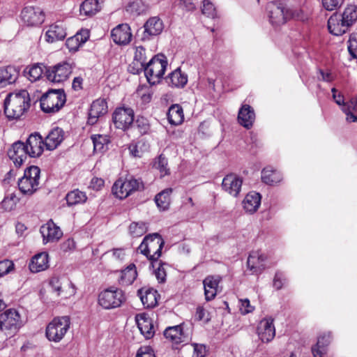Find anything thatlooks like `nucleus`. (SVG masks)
<instances>
[{
	"label": "nucleus",
	"mask_w": 357,
	"mask_h": 357,
	"mask_svg": "<svg viewBox=\"0 0 357 357\" xmlns=\"http://www.w3.org/2000/svg\"><path fill=\"white\" fill-rule=\"evenodd\" d=\"M30 107L26 90L10 93L4 102V113L8 119H19Z\"/></svg>",
	"instance_id": "obj_1"
},
{
	"label": "nucleus",
	"mask_w": 357,
	"mask_h": 357,
	"mask_svg": "<svg viewBox=\"0 0 357 357\" xmlns=\"http://www.w3.org/2000/svg\"><path fill=\"white\" fill-rule=\"evenodd\" d=\"M357 20V6L349 5L343 13H334L328 20V29L332 34L341 36Z\"/></svg>",
	"instance_id": "obj_2"
},
{
	"label": "nucleus",
	"mask_w": 357,
	"mask_h": 357,
	"mask_svg": "<svg viewBox=\"0 0 357 357\" xmlns=\"http://www.w3.org/2000/svg\"><path fill=\"white\" fill-rule=\"evenodd\" d=\"M164 244L165 241L161 236L158 233H154L144 237L138 247V250L151 261L154 267V263H157L161 256V250Z\"/></svg>",
	"instance_id": "obj_3"
},
{
	"label": "nucleus",
	"mask_w": 357,
	"mask_h": 357,
	"mask_svg": "<svg viewBox=\"0 0 357 357\" xmlns=\"http://www.w3.org/2000/svg\"><path fill=\"white\" fill-rule=\"evenodd\" d=\"M125 301L123 290L114 286L102 290L98 296V305L105 310L119 307Z\"/></svg>",
	"instance_id": "obj_4"
},
{
	"label": "nucleus",
	"mask_w": 357,
	"mask_h": 357,
	"mask_svg": "<svg viewBox=\"0 0 357 357\" xmlns=\"http://www.w3.org/2000/svg\"><path fill=\"white\" fill-rule=\"evenodd\" d=\"M66 100L63 89H50L40 98V108L45 113H55L60 110Z\"/></svg>",
	"instance_id": "obj_5"
},
{
	"label": "nucleus",
	"mask_w": 357,
	"mask_h": 357,
	"mask_svg": "<svg viewBox=\"0 0 357 357\" xmlns=\"http://www.w3.org/2000/svg\"><path fill=\"white\" fill-rule=\"evenodd\" d=\"M40 169L37 166H31L24 170V176L18 181V187L21 192L31 195L39 188Z\"/></svg>",
	"instance_id": "obj_6"
},
{
	"label": "nucleus",
	"mask_w": 357,
	"mask_h": 357,
	"mask_svg": "<svg viewBox=\"0 0 357 357\" xmlns=\"http://www.w3.org/2000/svg\"><path fill=\"white\" fill-rule=\"evenodd\" d=\"M144 189V184L140 178L128 176L125 179H118L112 186V192L122 199L128 197L133 192Z\"/></svg>",
	"instance_id": "obj_7"
},
{
	"label": "nucleus",
	"mask_w": 357,
	"mask_h": 357,
	"mask_svg": "<svg viewBox=\"0 0 357 357\" xmlns=\"http://www.w3.org/2000/svg\"><path fill=\"white\" fill-rule=\"evenodd\" d=\"M70 319L68 316L58 317L52 319L46 328V337L50 341L60 342L70 328Z\"/></svg>",
	"instance_id": "obj_8"
},
{
	"label": "nucleus",
	"mask_w": 357,
	"mask_h": 357,
	"mask_svg": "<svg viewBox=\"0 0 357 357\" xmlns=\"http://www.w3.org/2000/svg\"><path fill=\"white\" fill-rule=\"evenodd\" d=\"M167 66V61L162 55L153 57L144 67L148 82L151 84L158 82L163 76Z\"/></svg>",
	"instance_id": "obj_9"
},
{
	"label": "nucleus",
	"mask_w": 357,
	"mask_h": 357,
	"mask_svg": "<svg viewBox=\"0 0 357 357\" xmlns=\"http://www.w3.org/2000/svg\"><path fill=\"white\" fill-rule=\"evenodd\" d=\"M22 326L19 312L15 309L7 310L0 314V331L12 336Z\"/></svg>",
	"instance_id": "obj_10"
},
{
	"label": "nucleus",
	"mask_w": 357,
	"mask_h": 357,
	"mask_svg": "<svg viewBox=\"0 0 357 357\" xmlns=\"http://www.w3.org/2000/svg\"><path fill=\"white\" fill-rule=\"evenodd\" d=\"M72 66L68 62L59 63L55 66L46 68L47 79L54 83H60L66 80L72 73Z\"/></svg>",
	"instance_id": "obj_11"
},
{
	"label": "nucleus",
	"mask_w": 357,
	"mask_h": 357,
	"mask_svg": "<svg viewBox=\"0 0 357 357\" xmlns=\"http://www.w3.org/2000/svg\"><path fill=\"white\" fill-rule=\"evenodd\" d=\"M20 17L27 26H36L44 22L45 13L40 7L26 6L22 10Z\"/></svg>",
	"instance_id": "obj_12"
},
{
	"label": "nucleus",
	"mask_w": 357,
	"mask_h": 357,
	"mask_svg": "<svg viewBox=\"0 0 357 357\" xmlns=\"http://www.w3.org/2000/svg\"><path fill=\"white\" fill-rule=\"evenodd\" d=\"M113 122L118 129L126 130L134 121V112L131 108H116L113 113Z\"/></svg>",
	"instance_id": "obj_13"
},
{
	"label": "nucleus",
	"mask_w": 357,
	"mask_h": 357,
	"mask_svg": "<svg viewBox=\"0 0 357 357\" xmlns=\"http://www.w3.org/2000/svg\"><path fill=\"white\" fill-rule=\"evenodd\" d=\"M266 9L269 21L273 26L284 24L289 17V12L280 3L271 2L267 5Z\"/></svg>",
	"instance_id": "obj_14"
},
{
	"label": "nucleus",
	"mask_w": 357,
	"mask_h": 357,
	"mask_svg": "<svg viewBox=\"0 0 357 357\" xmlns=\"http://www.w3.org/2000/svg\"><path fill=\"white\" fill-rule=\"evenodd\" d=\"M24 146L29 157L37 158L42 155L45 142L38 132H33L29 136Z\"/></svg>",
	"instance_id": "obj_15"
},
{
	"label": "nucleus",
	"mask_w": 357,
	"mask_h": 357,
	"mask_svg": "<svg viewBox=\"0 0 357 357\" xmlns=\"http://www.w3.org/2000/svg\"><path fill=\"white\" fill-rule=\"evenodd\" d=\"M266 256L261 251H252L247 260L248 268L252 274H260L266 268Z\"/></svg>",
	"instance_id": "obj_16"
},
{
	"label": "nucleus",
	"mask_w": 357,
	"mask_h": 357,
	"mask_svg": "<svg viewBox=\"0 0 357 357\" xmlns=\"http://www.w3.org/2000/svg\"><path fill=\"white\" fill-rule=\"evenodd\" d=\"M164 28L162 21L158 17H150L144 25L142 40H149L152 37L161 33Z\"/></svg>",
	"instance_id": "obj_17"
},
{
	"label": "nucleus",
	"mask_w": 357,
	"mask_h": 357,
	"mask_svg": "<svg viewBox=\"0 0 357 357\" xmlns=\"http://www.w3.org/2000/svg\"><path fill=\"white\" fill-rule=\"evenodd\" d=\"M8 155L13 160L15 165L20 167L29 155L24 143L17 141L13 144L8 151Z\"/></svg>",
	"instance_id": "obj_18"
},
{
	"label": "nucleus",
	"mask_w": 357,
	"mask_h": 357,
	"mask_svg": "<svg viewBox=\"0 0 357 357\" xmlns=\"http://www.w3.org/2000/svg\"><path fill=\"white\" fill-rule=\"evenodd\" d=\"M40 233L45 244L58 241L63 235L60 228L52 220L48 221L40 227Z\"/></svg>",
	"instance_id": "obj_19"
},
{
	"label": "nucleus",
	"mask_w": 357,
	"mask_h": 357,
	"mask_svg": "<svg viewBox=\"0 0 357 357\" xmlns=\"http://www.w3.org/2000/svg\"><path fill=\"white\" fill-rule=\"evenodd\" d=\"M259 339L264 342H271L275 335L273 319L266 318L262 319L257 328Z\"/></svg>",
	"instance_id": "obj_20"
},
{
	"label": "nucleus",
	"mask_w": 357,
	"mask_h": 357,
	"mask_svg": "<svg viewBox=\"0 0 357 357\" xmlns=\"http://www.w3.org/2000/svg\"><path fill=\"white\" fill-rule=\"evenodd\" d=\"M107 112V105L104 99H97L94 100L89 112L88 123L94 125L99 117L105 115Z\"/></svg>",
	"instance_id": "obj_21"
},
{
	"label": "nucleus",
	"mask_w": 357,
	"mask_h": 357,
	"mask_svg": "<svg viewBox=\"0 0 357 357\" xmlns=\"http://www.w3.org/2000/svg\"><path fill=\"white\" fill-rule=\"evenodd\" d=\"M112 37L114 42L119 45H126L132 38L130 27L127 24L118 25L112 31Z\"/></svg>",
	"instance_id": "obj_22"
},
{
	"label": "nucleus",
	"mask_w": 357,
	"mask_h": 357,
	"mask_svg": "<svg viewBox=\"0 0 357 357\" xmlns=\"http://www.w3.org/2000/svg\"><path fill=\"white\" fill-rule=\"evenodd\" d=\"M137 327L146 339H151L155 334L153 320L145 314H137L135 317Z\"/></svg>",
	"instance_id": "obj_23"
},
{
	"label": "nucleus",
	"mask_w": 357,
	"mask_h": 357,
	"mask_svg": "<svg viewBox=\"0 0 357 357\" xmlns=\"http://www.w3.org/2000/svg\"><path fill=\"white\" fill-rule=\"evenodd\" d=\"M242 183V179L238 176L229 174L223 178L222 186L229 194L234 197H237L241 190Z\"/></svg>",
	"instance_id": "obj_24"
},
{
	"label": "nucleus",
	"mask_w": 357,
	"mask_h": 357,
	"mask_svg": "<svg viewBox=\"0 0 357 357\" xmlns=\"http://www.w3.org/2000/svg\"><path fill=\"white\" fill-rule=\"evenodd\" d=\"M220 276L208 275L203 280L205 299L210 301L215 298L218 293Z\"/></svg>",
	"instance_id": "obj_25"
},
{
	"label": "nucleus",
	"mask_w": 357,
	"mask_h": 357,
	"mask_svg": "<svg viewBox=\"0 0 357 357\" xmlns=\"http://www.w3.org/2000/svg\"><path fill=\"white\" fill-rule=\"evenodd\" d=\"M45 36L47 41L54 43L57 40H63L66 36V31L62 22H56L50 26L46 31Z\"/></svg>",
	"instance_id": "obj_26"
},
{
	"label": "nucleus",
	"mask_w": 357,
	"mask_h": 357,
	"mask_svg": "<svg viewBox=\"0 0 357 357\" xmlns=\"http://www.w3.org/2000/svg\"><path fill=\"white\" fill-rule=\"evenodd\" d=\"M255 114L253 109L249 105H243L241 107L238 114V123L247 129H250L255 121Z\"/></svg>",
	"instance_id": "obj_27"
},
{
	"label": "nucleus",
	"mask_w": 357,
	"mask_h": 357,
	"mask_svg": "<svg viewBox=\"0 0 357 357\" xmlns=\"http://www.w3.org/2000/svg\"><path fill=\"white\" fill-rule=\"evenodd\" d=\"M63 131L58 127L53 128L45 138V146L47 150L52 151L63 140Z\"/></svg>",
	"instance_id": "obj_28"
},
{
	"label": "nucleus",
	"mask_w": 357,
	"mask_h": 357,
	"mask_svg": "<svg viewBox=\"0 0 357 357\" xmlns=\"http://www.w3.org/2000/svg\"><path fill=\"white\" fill-rule=\"evenodd\" d=\"M165 337L175 344H180L188 340L181 325L167 327L164 331Z\"/></svg>",
	"instance_id": "obj_29"
},
{
	"label": "nucleus",
	"mask_w": 357,
	"mask_h": 357,
	"mask_svg": "<svg viewBox=\"0 0 357 357\" xmlns=\"http://www.w3.org/2000/svg\"><path fill=\"white\" fill-rule=\"evenodd\" d=\"M49 266V256L46 252L36 255L29 264V269L32 273H38L47 269Z\"/></svg>",
	"instance_id": "obj_30"
},
{
	"label": "nucleus",
	"mask_w": 357,
	"mask_h": 357,
	"mask_svg": "<svg viewBox=\"0 0 357 357\" xmlns=\"http://www.w3.org/2000/svg\"><path fill=\"white\" fill-rule=\"evenodd\" d=\"M137 294L144 307H153L158 303L156 290L142 288L138 290Z\"/></svg>",
	"instance_id": "obj_31"
},
{
	"label": "nucleus",
	"mask_w": 357,
	"mask_h": 357,
	"mask_svg": "<svg viewBox=\"0 0 357 357\" xmlns=\"http://www.w3.org/2000/svg\"><path fill=\"white\" fill-rule=\"evenodd\" d=\"M261 204V195L256 192L248 193L243 201V206L246 212L255 213Z\"/></svg>",
	"instance_id": "obj_32"
},
{
	"label": "nucleus",
	"mask_w": 357,
	"mask_h": 357,
	"mask_svg": "<svg viewBox=\"0 0 357 357\" xmlns=\"http://www.w3.org/2000/svg\"><path fill=\"white\" fill-rule=\"evenodd\" d=\"M167 82L169 86L183 88L188 82V76L178 68L169 75Z\"/></svg>",
	"instance_id": "obj_33"
},
{
	"label": "nucleus",
	"mask_w": 357,
	"mask_h": 357,
	"mask_svg": "<svg viewBox=\"0 0 357 357\" xmlns=\"http://www.w3.org/2000/svg\"><path fill=\"white\" fill-rule=\"evenodd\" d=\"M342 110L347 116V122H357V96L351 98L346 102V105H344Z\"/></svg>",
	"instance_id": "obj_34"
},
{
	"label": "nucleus",
	"mask_w": 357,
	"mask_h": 357,
	"mask_svg": "<svg viewBox=\"0 0 357 357\" xmlns=\"http://www.w3.org/2000/svg\"><path fill=\"white\" fill-rule=\"evenodd\" d=\"M331 339L330 333L320 335L318 337L317 344L312 348L314 357H323L326 352V347L330 343Z\"/></svg>",
	"instance_id": "obj_35"
},
{
	"label": "nucleus",
	"mask_w": 357,
	"mask_h": 357,
	"mask_svg": "<svg viewBox=\"0 0 357 357\" xmlns=\"http://www.w3.org/2000/svg\"><path fill=\"white\" fill-rule=\"evenodd\" d=\"M137 275V273L135 265L130 264L121 271L119 282L124 286L130 285L135 280Z\"/></svg>",
	"instance_id": "obj_36"
},
{
	"label": "nucleus",
	"mask_w": 357,
	"mask_h": 357,
	"mask_svg": "<svg viewBox=\"0 0 357 357\" xmlns=\"http://www.w3.org/2000/svg\"><path fill=\"white\" fill-rule=\"evenodd\" d=\"M17 73L13 67L0 68V87H4L15 82Z\"/></svg>",
	"instance_id": "obj_37"
},
{
	"label": "nucleus",
	"mask_w": 357,
	"mask_h": 357,
	"mask_svg": "<svg viewBox=\"0 0 357 357\" xmlns=\"http://www.w3.org/2000/svg\"><path fill=\"white\" fill-rule=\"evenodd\" d=\"M167 119L172 125H179L184 119L183 108L179 105H172L167 112Z\"/></svg>",
	"instance_id": "obj_38"
},
{
	"label": "nucleus",
	"mask_w": 357,
	"mask_h": 357,
	"mask_svg": "<svg viewBox=\"0 0 357 357\" xmlns=\"http://www.w3.org/2000/svg\"><path fill=\"white\" fill-rule=\"evenodd\" d=\"M172 190L171 188H166L155 195V202L160 210L168 209L170 204V195Z\"/></svg>",
	"instance_id": "obj_39"
},
{
	"label": "nucleus",
	"mask_w": 357,
	"mask_h": 357,
	"mask_svg": "<svg viewBox=\"0 0 357 357\" xmlns=\"http://www.w3.org/2000/svg\"><path fill=\"white\" fill-rule=\"evenodd\" d=\"M101 10L98 0H85L80 6V13L86 16H92Z\"/></svg>",
	"instance_id": "obj_40"
},
{
	"label": "nucleus",
	"mask_w": 357,
	"mask_h": 357,
	"mask_svg": "<svg viewBox=\"0 0 357 357\" xmlns=\"http://www.w3.org/2000/svg\"><path fill=\"white\" fill-rule=\"evenodd\" d=\"M261 179L264 183L268 185H274L282 180V176L280 172L271 167H266L261 172Z\"/></svg>",
	"instance_id": "obj_41"
},
{
	"label": "nucleus",
	"mask_w": 357,
	"mask_h": 357,
	"mask_svg": "<svg viewBox=\"0 0 357 357\" xmlns=\"http://www.w3.org/2000/svg\"><path fill=\"white\" fill-rule=\"evenodd\" d=\"M66 199L68 206H73L85 203L87 197L84 192L76 189L69 192L66 196Z\"/></svg>",
	"instance_id": "obj_42"
},
{
	"label": "nucleus",
	"mask_w": 357,
	"mask_h": 357,
	"mask_svg": "<svg viewBox=\"0 0 357 357\" xmlns=\"http://www.w3.org/2000/svg\"><path fill=\"white\" fill-rule=\"evenodd\" d=\"M20 199L15 192L8 193L1 203V207L5 211H10L16 207Z\"/></svg>",
	"instance_id": "obj_43"
},
{
	"label": "nucleus",
	"mask_w": 357,
	"mask_h": 357,
	"mask_svg": "<svg viewBox=\"0 0 357 357\" xmlns=\"http://www.w3.org/2000/svg\"><path fill=\"white\" fill-rule=\"evenodd\" d=\"M25 72L27 73L28 79L31 82H35L40 78L43 73V69L39 64H34L26 68Z\"/></svg>",
	"instance_id": "obj_44"
},
{
	"label": "nucleus",
	"mask_w": 357,
	"mask_h": 357,
	"mask_svg": "<svg viewBox=\"0 0 357 357\" xmlns=\"http://www.w3.org/2000/svg\"><path fill=\"white\" fill-rule=\"evenodd\" d=\"M129 230L134 237H139L146 231V227L144 222H132L129 227Z\"/></svg>",
	"instance_id": "obj_45"
},
{
	"label": "nucleus",
	"mask_w": 357,
	"mask_h": 357,
	"mask_svg": "<svg viewBox=\"0 0 357 357\" xmlns=\"http://www.w3.org/2000/svg\"><path fill=\"white\" fill-rule=\"evenodd\" d=\"M154 167L160 171L161 176L169 174V169L167 168V160L162 155H160L155 162Z\"/></svg>",
	"instance_id": "obj_46"
},
{
	"label": "nucleus",
	"mask_w": 357,
	"mask_h": 357,
	"mask_svg": "<svg viewBox=\"0 0 357 357\" xmlns=\"http://www.w3.org/2000/svg\"><path fill=\"white\" fill-rule=\"evenodd\" d=\"M202 3V13L208 17H215L216 13L214 5L208 0H204Z\"/></svg>",
	"instance_id": "obj_47"
},
{
	"label": "nucleus",
	"mask_w": 357,
	"mask_h": 357,
	"mask_svg": "<svg viewBox=\"0 0 357 357\" xmlns=\"http://www.w3.org/2000/svg\"><path fill=\"white\" fill-rule=\"evenodd\" d=\"M83 45L79 40V36H73L67 39L66 45L70 52L77 51Z\"/></svg>",
	"instance_id": "obj_48"
},
{
	"label": "nucleus",
	"mask_w": 357,
	"mask_h": 357,
	"mask_svg": "<svg viewBox=\"0 0 357 357\" xmlns=\"http://www.w3.org/2000/svg\"><path fill=\"white\" fill-rule=\"evenodd\" d=\"M94 150L102 151L104 146L107 144V139L102 135H95L92 137Z\"/></svg>",
	"instance_id": "obj_49"
},
{
	"label": "nucleus",
	"mask_w": 357,
	"mask_h": 357,
	"mask_svg": "<svg viewBox=\"0 0 357 357\" xmlns=\"http://www.w3.org/2000/svg\"><path fill=\"white\" fill-rule=\"evenodd\" d=\"M14 268L12 261L5 259L0 261V278L9 273Z\"/></svg>",
	"instance_id": "obj_50"
},
{
	"label": "nucleus",
	"mask_w": 357,
	"mask_h": 357,
	"mask_svg": "<svg viewBox=\"0 0 357 357\" xmlns=\"http://www.w3.org/2000/svg\"><path fill=\"white\" fill-rule=\"evenodd\" d=\"M135 59L140 63L142 68L146 65V50L143 47L136 48Z\"/></svg>",
	"instance_id": "obj_51"
},
{
	"label": "nucleus",
	"mask_w": 357,
	"mask_h": 357,
	"mask_svg": "<svg viewBox=\"0 0 357 357\" xmlns=\"http://www.w3.org/2000/svg\"><path fill=\"white\" fill-rule=\"evenodd\" d=\"M195 317L198 321H203L207 323L210 321L208 312L202 307L198 306L196 310Z\"/></svg>",
	"instance_id": "obj_52"
},
{
	"label": "nucleus",
	"mask_w": 357,
	"mask_h": 357,
	"mask_svg": "<svg viewBox=\"0 0 357 357\" xmlns=\"http://www.w3.org/2000/svg\"><path fill=\"white\" fill-rule=\"evenodd\" d=\"M323 6L327 10H336L342 4L344 0H321Z\"/></svg>",
	"instance_id": "obj_53"
},
{
	"label": "nucleus",
	"mask_w": 357,
	"mask_h": 357,
	"mask_svg": "<svg viewBox=\"0 0 357 357\" xmlns=\"http://www.w3.org/2000/svg\"><path fill=\"white\" fill-rule=\"evenodd\" d=\"M135 357H155L153 350L149 346L141 347Z\"/></svg>",
	"instance_id": "obj_54"
},
{
	"label": "nucleus",
	"mask_w": 357,
	"mask_h": 357,
	"mask_svg": "<svg viewBox=\"0 0 357 357\" xmlns=\"http://www.w3.org/2000/svg\"><path fill=\"white\" fill-rule=\"evenodd\" d=\"M240 303L239 310L243 314L252 312L255 309L254 307L250 305V301L248 298L241 299Z\"/></svg>",
	"instance_id": "obj_55"
},
{
	"label": "nucleus",
	"mask_w": 357,
	"mask_h": 357,
	"mask_svg": "<svg viewBox=\"0 0 357 357\" xmlns=\"http://www.w3.org/2000/svg\"><path fill=\"white\" fill-rule=\"evenodd\" d=\"M348 51L353 59H357V40L354 36L349 40Z\"/></svg>",
	"instance_id": "obj_56"
},
{
	"label": "nucleus",
	"mask_w": 357,
	"mask_h": 357,
	"mask_svg": "<svg viewBox=\"0 0 357 357\" xmlns=\"http://www.w3.org/2000/svg\"><path fill=\"white\" fill-rule=\"evenodd\" d=\"M206 354V348L202 344H193L192 357H204Z\"/></svg>",
	"instance_id": "obj_57"
},
{
	"label": "nucleus",
	"mask_w": 357,
	"mask_h": 357,
	"mask_svg": "<svg viewBox=\"0 0 357 357\" xmlns=\"http://www.w3.org/2000/svg\"><path fill=\"white\" fill-rule=\"evenodd\" d=\"M50 285L57 293V295H60L62 291V284L60 280L56 277H53L50 281Z\"/></svg>",
	"instance_id": "obj_58"
},
{
	"label": "nucleus",
	"mask_w": 357,
	"mask_h": 357,
	"mask_svg": "<svg viewBox=\"0 0 357 357\" xmlns=\"http://www.w3.org/2000/svg\"><path fill=\"white\" fill-rule=\"evenodd\" d=\"M158 267L155 271V275L159 282H164L166 278V271L163 264L158 263Z\"/></svg>",
	"instance_id": "obj_59"
},
{
	"label": "nucleus",
	"mask_w": 357,
	"mask_h": 357,
	"mask_svg": "<svg viewBox=\"0 0 357 357\" xmlns=\"http://www.w3.org/2000/svg\"><path fill=\"white\" fill-rule=\"evenodd\" d=\"M283 280H284L283 274L280 272H277L273 279V287L279 290L282 287Z\"/></svg>",
	"instance_id": "obj_60"
},
{
	"label": "nucleus",
	"mask_w": 357,
	"mask_h": 357,
	"mask_svg": "<svg viewBox=\"0 0 357 357\" xmlns=\"http://www.w3.org/2000/svg\"><path fill=\"white\" fill-rule=\"evenodd\" d=\"M75 248V243L73 239L68 238L61 245V249L63 252H68L74 250Z\"/></svg>",
	"instance_id": "obj_61"
},
{
	"label": "nucleus",
	"mask_w": 357,
	"mask_h": 357,
	"mask_svg": "<svg viewBox=\"0 0 357 357\" xmlns=\"http://www.w3.org/2000/svg\"><path fill=\"white\" fill-rule=\"evenodd\" d=\"M136 123L140 133L144 134L148 131L149 125L145 119H138Z\"/></svg>",
	"instance_id": "obj_62"
},
{
	"label": "nucleus",
	"mask_w": 357,
	"mask_h": 357,
	"mask_svg": "<svg viewBox=\"0 0 357 357\" xmlns=\"http://www.w3.org/2000/svg\"><path fill=\"white\" fill-rule=\"evenodd\" d=\"M337 91L335 89H332V93H333V98L334 101L336 102L337 105L339 106H341V108L344 106V105H346V102L344 101V99L343 96L339 93L337 95Z\"/></svg>",
	"instance_id": "obj_63"
},
{
	"label": "nucleus",
	"mask_w": 357,
	"mask_h": 357,
	"mask_svg": "<svg viewBox=\"0 0 357 357\" xmlns=\"http://www.w3.org/2000/svg\"><path fill=\"white\" fill-rule=\"evenodd\" d=\"M105 181L100 178H93L90 183V187L93 190H98L104 185Z\"/></svg>",
	"instance_id": "obj_64"
}]
</instances>
